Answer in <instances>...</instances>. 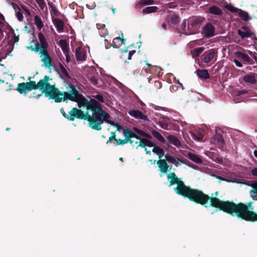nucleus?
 <instances>
[{
	"mask_svg": "<svg viewBox=\"0 0 257 257\" xmlns=\"http://www.w3.org/2000/svg\"><path fill=\"white\" fill-rule=\"evenodd\" d=\"M167 179L170 180L169 186L174 184H177V187L174 188L175 192L180 195L187 197L190 200L194 201L197 203L202 205H205L208 200L210 201V206L219 208L224 212L231 214L230 213L224 210V205L220 203H216L215 200H218L220 202L225 203L229 202L234 203L230 201H223L216 198L218 196V192L217 191L214 195L212 194L211 197L204 194L202 191L190 188L186 186L183 181L178 178L174 173H170L167 174Z\"/></svg>",
	"mask_w": 257,
	"mask_h": 257,
	"instance_id": "3",
	"label": "nucleus"
},
{
	"mask_svg": "<svg viewBox=\"0 0 257 257\" xmlns=\"http://www.w3.org/2000/svg\"><path fill=\"white\" fill-rule=\"evenodd\" d=\"M162 27L163 28H164L165 30L167 29V25L165 23H163L162 25Z\"/></svg>",
	"mask_w": 257,
	"mask_h": 257,
	"instance_id": "54",
	"label": "nucleus"
},
{
	"mask_svg": "<svg viewBox=\"0 0 257 257\" xmlns=\"http://www.w3.org/2000/svg\"><path fill=\"white\" fill-rule=\"evenodd\" d=\"M122 44H124V40L118 37L113 40L111 45L114 48H118Z\"/></svg>",
	"mask_w": 257,
	"mask_h": 257,
	"instance_id": "25",
	"label": "nucleus"
},
{
	"mask_svg": "<svg viewBox=\"0 0 257 257\" xmlns=\"http://www.w3.org/2000/svg\"><path fill=\"white\" fill-rule=\"evenodd\" d=\"M245 93V90H238L236 92V95L237 96H239L241 94Z\"/></svg>",
	"mask_w": 257,
	"mask_h": 257,
	"instance_id": "47",
	"label": "nucleus"
},
{
	"mask_svg": "<svg viewBox=\"0 0 257 257\" xmlns=\"http://www.w3.org/2000/svg\"><path fill=\"white\" fill-rule=\"evenodd\" d=\"M135 53V51H134V50H133L129 52L128 55V59L129 60H131L132 59V57Z\"/></svg>",
	"mask_w": 257,
	"mask_h": 257,
	"instance_id": "48",
	"label": "nucleus"
},
{
	"mask_svg": "<svg viewBox=\"0 0 257 257\" xmlns=\"http://www.w3.org/2000/svg\"><path fill=\"white\" fill-rule=\"evenodd\" d=\"M185 124H186V122H183V121H182V122H181V124L182 126H183Z\"/></svg>",
	"mask_w": 257,
	"mask_h": 257,
	"instance_id": "63",
	"label": "nucleus"
},
{
	"mask_svg": "<svg viewBox=\"0 0 257 257\" xmlns=\"http://www.w3.org/2000/svg\"><path fill=\"white\" fill-rule=\"evenodd\" d=\"M171 20L173 23L177 24L179 22L178 17L176 15H173L171 17Z\"/></svg>",
	"mask_w": 257,
	"mask_h": 257,
	"instance_id": "36",
	"label": "nucleus"
},
{
	"mask_svg": "<svg viewBox=\"0 0 257 257\" xmlns=\"http://www.w3.org/2000/svg\"><path fill=\"white\" fill-rule=\"evenodd\" d=\"M3 30L0 28V35H3Z\"/></svg>",
	"mask_w": 257,
	"mask_h": 257,
	"instance_id": "61",
	"label": "nucleus"
},
{
	"mask_svg": "<svg viewBox=\"0 0 257 257\" xmlns=\"http://www.w3.org/2000/svg\"><path fill=\"white\" fill-rule=\"evenodd\" d=\"M203 18L199 17H193L190 18L188 21V29L190 30V26L192 27H197L203 22Z\"/></svg>",
	"mask_w": 257,
	"mask_h": 257,
	"instance_id": "13",
	"label": "nucleus"
},
{
	"mask_svg": "<svg viewBox=\"0 0 257 257\" xmlns=\"http://www.w3.org/2000/svg\"><path fill=\"white\" fill-rule=\"evenodd\" d=\"M0 18L3 20H5V17L4 16H3V15H2V14L0 13Z\"/></svg>",
	"mask_w": 257,
	"mask_h": 257,
	"instance_id": "57",
	"label": "nucleus"
},
{
	"mask_svg": "<svg viewBox=\"0 0 257 257\" xmlns=\"http://www.w3.org/2000/svg\"><path fill=\"white\" fill-rule=\"evenodd\" d=\"M152 135L156 138L158 140L160 141L161 143H165L166 140L165 138L160 134L158 132L156 131H153L152 132Z\"/></svg>",
	"mask_w": 257,
	"mask_h": 257,
	"instance_id": "30",
	"label": "nucleus"
},
{
	"mask_svg": "<svg viewBox=\"0 0 257 257\" xmlns=\"http://www.w3.org/2000/svg\"><path fill=\"white\" fill-rule=\"evenodd\" d=\"M34 23L39 30H41L43 27V23L41 18L38 16H35L34 17Z\"/></svg>",
	"mask_w": 257,
	"mask_h": 257,
	"instance_id": "28",
	"label": "nucleus"
},
{
	"mask_svg": "<svg viewBox=\"0 0 257 257\" xmlns=\"http://www.w3.org/2000/svg\"><path fill=\"white\" fill-rule=\"evenodd\" d=\"M39 43H37L34 48L35 52H38L40 51L47 50L48 44L46 41V38L42 32H39L38 35Z\"/></svg>",
	"mask_w": 257,
	"mask_h": 257,
	"instance_id": "6",
	"label": "nucleus"
},
{
	"mask_svg": "<svg viewBox=\"0 0 257 257\" xmlns=\"http://www.w3.org/2000/svg\"><path fill=\"white\" fill-rule=\"evenodd\" d=\"M135 131L136 132H137L138 134L140 135H143L144 134V132L141 130H139L137 128H135Z\"/></svg>",
	"mask_w": 257,
	"mask_h": 257,
	"instance_id": "52",
	"label": "nucleus"
},
{
	"mask_svg": "<svg viewBox=\"0 0 257 257\" xmlns=\"http://www.w3.org/2000/svg\"><path fill=\"white\" fill-rule=\"evenodd\" d=\"M142 3L144 5H151L153 3V1L148 0V1H146L145 2H142Z\"/></svg>",
	"mask_w": 257,
	"mask_h": 257,
	"instance_id": "49",
	"label": "nucleus"
},
{
	"mask_svg": "<svg viewBox=\"0 0 257 257\" xmlns=\"http://www.w3.org/2000/svg\"><path fill=\"white\" fill-rule=\"evenodd\" d=\"M66 57V61L67 63H69L71 61V57L69 55V52H67V53H64Z\"/></svg>",
	"mask_w": 257,
	"mask_h": 257,
	"instance_id": "41",
	"label": "nucleus"
},
{
	"mask_svg": "<svg viewBox=\"0 0 257 257\" xmlns=\"http://www.w3.org/2000/svg\"><path fill=\"white\" fill-rule=\"evenodd\" d=\"M207 13L214 15H221L222 11L221 9L216 6H211L207 8L206 11Z\"/></svg>",
	"mask_w": 257,
	"mask_h": 257,
	"instance_id": "16",
	"label": "nucleus"
},
{
	"mask_svg": "<svg viewBox=\"0 0 257 257\" xmlns=\"http://www.w3.org/2000/svg\"><path fill=\"white\" fill-rule=\"evenodd\" d=\"M94 98H95L98 101L101 102H104V99L103 96L100 94H97L95 96H93Z\"/></svg>",
	"mask_w": 257,
	"mask_h": 257,
	"instance_id": "38",
	"label": "nucleus"
},
{
	"mask_svg": "<svg viewBox=\"0 0 257 257\" xmlns=\"http://www.w3.org/2000/svg\"><path fill=\"white\" fill-rule=\"evenodd\" d=\"M75 90L81 96L79 100L72 101L76 102L79 108L86 107L87 110L85 113L76 108H73L68 111L67 118L69 120H74L75 117L79 119H87L89 121V126L93 129L99 131L101 129V124L103 122L109 123L119 131L122 126L117 123L111 121L109 119L110 115L101 109V105L94 99L88 101L82 94H80L75 87L71 85L69 90Z\"/></svg>",
	"mask_w": 257,
	"mask_h": 257,
	"instance_id": "1",
	"label": "nucleus"
},
{
	"mask_svg": "<svg viewBox=\"0 0 257 257\" xmlns=\"http://www.w3.org/2000/svg\"><path fill=\"white\" fill-rule=\"evenodd\" d=\"M18 40H19L18 38L16 37L15 42H16L18 41Z\"/></svg>",
	"mask_w": 257,
	"mask_h": 257,
	"instance_id": "62",
	"label": "nucleus"
},
{
	"mask_svg": "<svg viewBox=\"0 0 257 257\" xmlns=\"http://www.w3.org/2000/svg\"><path fill=\"white\" fill-rule=\"evenodd\" d=\"M243 80L245 82L250 84H255L256 83L255 75L253 74L245 75L243 78Z\"/></svg>",
	"mask_w": 257,
	"mask_h": 257,
	"instance_id": "21",
	"label": "nucleus"
},
{
	"mask_svg": "<svg viewBox=\"0 0 257 257\" xmlns=\"http://www.w3.org/2000/svg\"><path fill=\"white\" fill-rule=\"evenodd\" d=\"M159 123L160 126L163 129L168 130L169 125L167 122L162 120V121H160L159 122Z\"/></svg>",
	"mask_w": 257,
	"mask_h": 257,
	"instance_id": "35",
	"label": "nucleus"
},
{
	"mask_svg": "<svg viewBox=\"0 0 257 257\" xmlns=\"http://www.w3.org/2000/svg\"><path fill=\"white\" fill-rule=\"evenodd\" d=\"M157 164L159 168V170L161 172L166 173L168 172L169 166L166 162V160H160L158 161Z\"/></svg>",
	"mask_w": 257,
	"mask_h": 257,
	"instance_id": "17",
	"label": "nucleus"
},
{
	"mask_svg": "<svg viewBox=\"0 0 257 257\" xmlns=\"http://www.w3.org/2000/svg\"><path fill=\"white\" fill-rule=\"evenodd\" d=\"M216 137L217 138V139L219 142H222V138L221 136L217 135Z\"/></svg>",
	"mask_w": 257,
	"mask_h": 257,
	"instance_id": "53",
	"label": "nucleus"
},
{
	"mask_svg": "<svg viewBox=\"0 0 257 257\" xmlns=\"http://www.w3.org/2000/svg\"><path fill=\"white\" fill-rule=\"evenodd\" d=\"M251 173L252 176L257 177V167L251 170Z\"/></svg>",
	"mask_w": 257,
	"mask_h": 257,
	"instance_id": "42",
	"label": "nucleus"
},
{
	"mask_svg": "<svg viewBox=\"0 0 257 257\" xmlns=\"http://www.w3.org/2000/svg\"><path fill=\"white\" fill-rule=\"evenodd\" d=\"M216 203L220 202L218 200H215ZM224 205V210L230 213L232 216H236L247 221H257V214L252 211L253 207L251 203L245 205L242 203L236 204L229 202L221 203Z\"/></svg>",
	"mask_w": 257,
	"mask_h": 257,
	"instance_id": "4",
	"label": "nucleus"
},
{
	"mask_svg": "<svg viewBox=\"0 0 257 257\" xmlns=\"http://www.w3.org/2000/svg\"><path fill=\"white\" fill-rule=\"evenodd\" d=\"M217 178H218V179H220L222 180H224V181H227V182H237V183H239V182L238 181H234V180H227L226 179H224V178H222L220 177H219V176H217L216 177Z\"/></svg>",
	"mask_w": 257,
	"mask_h": 257,
	"instance_id": "46",
	"label": "nucleus"
},
{
	"mask_svg": "<svg viewBox=\"0 0 257 257\" xmlns=\"http://www.w3.org/2000/svg\"><path fill=\"white\" fill-rule=\"evenodd\" d=\"M254 59L256 61H257V58L255 56H254Z\"/></svg>",
	"mask_w": 257,
	"mask_h": 257,
	"instance_id": "64",
	"label": "nucleus"
},
{
	"mask_svg": "<svg viewBox=\"0 0 257 257\" xmlns=\"http://www.w3.org/2000/svg\"><path fill=\"white\" fill-rule=\"evenodd\" d=\"M40 55L41 61L43 63V65L48 68H50L53 66V62L51 57L48 54L47 50L39 51Z\"/></svg>",
	"mask_w": 257,
	"mask_h": 257,
	"instance_id": "7",
	"label": "nucleus"
},
{
	"mask_svg": "<svg viewBox=\"0 0 257 257\" xmlns=\"http://www.w3.org/2000/svg\"><path fill=\"white\" fill-rule=\"evenodd\" d=\"M166 160L169 163L174 164L176 167L181 165L184 162L177 157L169 155L165 156Z\"/></svg>",
	"mask_w": 257,
	"mask_h": 257,
	"instance_id": "15",
	"label": "nucleus"
},
{
	"mask_svg": "<svg viewBox=\"0 0 257 257\" xmlns=\"http://www.w3.org/2000/svg\"><path fill=\"white\" fill-rule=\"evenodd\" d=\"M145 151L147 154L150 155L151 154V151L147 150L146 147H145Z\"/></svg>",
	"mask_w": 257,
	"mask_h": 257,
	"instance_id": "55",
	"label": "nucleus"
},
{
	"mask_svg": "<svg viewBox=\"0 0 257 257\" xmlns=\"http://www.w3.org/2000/svg\"><path fill=\"white\" fill-rule=\"evenodd\" d=\"M189 134L190 137L194 140L197 141H201L203 140V135L201 134H198V135H196L192 132H190Z\"/></svg>",
	"mask_w": 257,
	"mask_h": 257,
	"instance_id": "31",
	"label": "nucleus"
},
{
	"mask_svg": "<svg viewBox=\"0 0 257 257\" xmlns=\"http://www.w3.org/2000/svg\"><path fill=\"white\" fill-rule=\"evenodd\" d=\"M53 22L58 31H61L63 30L64 23L62 20L59 19H55L53 20Z\"/></svg>",
	"mask_w": 257,
	"mask_h": 257,
	"instance_id": "26",
	"label": "nucleus"
},
{
	"mask_svg": "<svg viewBox=\"0 0 257 257\" xmlns=\"http://www.w3.org/2000/svg\"><path fill=\"white\" fill-rule=\"evenodd\" d=\"M236 57L243 61L246 62L249 64L253 63V60L249 57V56L242 52L237 51L235 53Z\"/></svg>",
	"mask_w": 257,
	"mask_h": 257,
	"instance_id": "14",
	"label": "nucleus"
},
{
	"mask_svg": "<svg viewBox=\"0 0 257 257\" xmlns=\"http://www.w3.org/2000/svg\"><path fill=\"white\" fill-rule=\"evenodd\" d=\"M128 113L131 116L134 117L136 119L148 120L147 116L139 110L131 109L128 111Z\"/></svg>",
	"mask_w": 257,
	"mask_h": 257,
	"instance_id": "11",
	"label": "nucleus"
},
{
	"mask_svg": "<svg viewBox=\"0 0 257 257\" xmlns=\"http://www.w3.org/2000/svg\"><path fill=\"white\" fill-rule=\"evenodd\" d=\"M28 48L29 49H31L32 51H34V52H35V50H34V48H35V46L34 47H32V46L29 47H28Z\"/></svg>",
	"mask_w": 257,
	"mask_h": 257,
	"instance_id": "56",
	"label": "nucleus"
},
{
	"mask_svg": "<svg viewBox=\"0 0 257 257\" xmlns=\"http://www.w3.org/2000/svg\"><path fill=\"white\" fill-rule=\"evenodd\" d=\"M197 75L201 79H206L209 77L208 70L206 69H198L196 71Z\"/></svg>",
	"mask_w": 257,
	"mask_h": 257,
	"instance_id": "20",
	"label": "nucleus"
},
{
	"mask_svg": "<svg viewBox=\"0 0 257 257\" xmlns=\"http://www.w3.org/2000/svg\"><path fill=\"white\" fill-rule=\"evenodd\" d=\"M252 189L250 191V196L254 200H257V183H252Z\"/></svg>",
	"mask_w": 257,
	"mask_h": 257,
	"instance_id": "27",
	"label": "nucleus"
},
{
	"mask_svg": "<svg viewBox=\"0 0 257 257\" xmlns=\"http://www.w3.org/2000/svg\"><path fill=\"white\" fill-rule=\"evenodd\" d=\"M237 34L241 39H244L245 38L250 37L252 35L253 33L247 27L243 26L241 29L237 30Z\"/></svg>",
	"mask_w": 257,
	"mask_h": 257,
	"instance_id": "12",
	"label": "nucleus"
},
{
	"mask_svg": "<svg viewBox=\"0 0 257 257\" xmlns=\"http://www.w3.org/2000/svg\"><path fill=\"white\" fill-rule=\"evenodd\" d=\"M114 139L115 141L116 142H117V144L119 145H123V144L127 143V139L126 138L124 140H120V139L117 140V139H115V138Z\"/></svg>",
	"mask_w": 257,
	"mask_h": 257,
	"instance_id": "37",
	"label": "nucleus"
},
{
	"mask_svg": "<svg viewBox=\"0 0 257 257\" xmlns=\"http://www.w3.org/2000/svg\"><path fill=\"white\" fill-rule=\"evenodd\" d=\"M178 83H179V84L180 85L181 88H182V89L183 90L184 88H183L182 83H180V82H179Z\"/></svg>",
	"mask_w": 257,
	"mask_h": 257,
	"instance_id": "59",
	"label": "nucleus"
},
{
	"mask_svg": "<svg viewBox=\"0 0 257 257\" xmlns=\"http://www.w3.org/2000/svg\"><path fill=\"white\" fill-rule=\"evenodd\" d=\"M158 8L155 6L148 7L143 9L142 13L143 14H150L151 13H154L157 11Z\"/></svg>",
	"mask_w": 257,
	"mask_h": 257,
	"instance_id": "32",
	"label": "nucleus"
},
{
	"mask_svg": "<svg viewBox=\"0 0 257 257\" xmlns=\"http://www.w3.org/2000/svg\"><path fill=\"white\" fill-rule=\"evenodd\" d=\"M123 134L127 143H130L134 147L136 146L137 148L138 147L145 148L152 147L154 146V143L146 139H140L133 132L128 129L123 130Z\"/></svg>",
	"mask_w": 257,
	"mask_h": 257,
	"instance_id": "5",
	"label": "nucleus"
},
{
	"mask_svg": "<svg viewBox=\"0 0 257 257\" xmlns=\"http://www.w3.org/2000/svg\"><path fill=\"white\" fill-rule=\"evenodd\" d=\"M253 154H254V156L257 158V151L256 150H255L253 152Z\"/></svg>",
	"mask_w": 257,
	"mask_h": 257,
	"instance_id": "60",
	"label": "nucleus"
},
{
	"mask_svg": "<svg viewBox=\"0 0 257 257\" xmlns=\"http://www.w3.org/2000/svg\"><path fill=\"white\" fill-rule=\"evenodd\" d=\"M198 42V40H195V41H191L189 43V46L190 47H193V46H194L195 45H196L197 44Z\"/></svg>",
	"mask_w": 257,
	"mask_h": 257,
	"instance_id": "44",
	"label": "nucleus"
},
{
	"mask_svg": "<svg viewBox=\"0 0 257 257\" xmlns=\"http://www.w3.org/2000/svg\"><path fill=\"white\" fill-rule=\"evenodd\" d=\"M202 34L206 38H209L215 35V28L210 23H207L203 28Z\"/></svg>",
	"mask_w": 257,
	"mask_h": 257,
	"instance_id": "9",
	"label": "nucleus"
},
{
	"mask_svg": "<svg viewBox=\"0 0 257 257\" xmlns=\"http://www.w3.org/2000/svg\"><path fill=\"white\" fill-rule=\"evenodd\" d=\"M75 56L77 61H84L86 60V50L81 47H77L75 50Z\"/></svg>",
	"mask_w": 257,
	"mask_h": 257,
	"instance_id": "10",
	"label": "nucleus"
},
{
	"mask_svg": "<svg viewBox=\"0 0 257 257\" xmlns=\"http://www.w3.org/2000/svg\"><path fill=\"white\" fill-rule=\"evenodd\" d=\"M187 157L189 159L196 163L201 164L202 162L201 158L194 154L189 153Z\"/></svg>",
	"mask_w": 257,
	"mask_h": 257,
	"instance_id": "23",
	"label": "nucleus"
},
{
	"mask_svg": "<svg viewBox=\"0 0 257 257\" xmlns=\"http://www.w3.org/2000/svg\"><path fill=\"white\" fill-rule=\"evenodd\" d=\"M168 143L172 144L177 148L181 147V143L178 138L174 136L169 135L167 138Z\"/></svg>",
	"mask_w": 257,
	"mask_h": 257,
	"instance_id": "18",
	"label": "nucleus"
},
{
	"mask_svg": "<svg viewBox=\"0 0 257 257\" xmlns=\"http://www.w3.org/2000/svg\"><path fill=\"white\" fill-rule=\"evenodd\" d=\"M42 95H43L42 94H38V95H36V96H35L34 97L37 98H39Z\"/></svg>",
	"mask_w": 257,
	"mask_h": 257,
	"instance_id": "58",
	"label": "nucleus"
},
{
	"mask_svg": "<svg viewBox=\"0 0 257 257\" xmlns=\"http://www.w3.org/2000/svg\"><path fill=\"white\" fill-rule=\"evenodd\" d=\"M22 8L23 9V11H25L29 16L31 15L30 11L26 7L22 6Z\"/></svg>",
	"mask_w": 257,
	"mask_h": 257,
	"instance_id": "45",
	"label": "nucleus"
},
{
	"mask_svg": "<svg viewBox=\"0 0 257 257\" xmlns=\"http://www.w3.org/2000/svg\"><path fill=\"white\" fill-rule=\"evenodd\" d=\"M37 3L38 4V5L40 6V7H43L44 5H45V3H44V0H36Z\"/></svg>",
	"mask_w": 257,
	"mask_h": 257,
	"instance_id": "43",
	"label": "nucleus"
},
{
	"mask_svg": "<svg viewBox=\"0 0 257 257\" xmlns=\"http://www.w3.org/2000/svg\"><path fill=\"white\" fill-rule=\"evenodd\" d=\"M61 70H62V71L64 75H65V76H67L68 75V73L67 72V71H66V70L63 67H62L61 68Z\"/></svg>",
	"mask_w": 257,
	"mask_h": 257,
	"instance_id": "50",
	"label": "nucleus"
},
{
	"mask_svg": "<svg viewBox=\"0 0 257 257\" xmlns=\"http://www.w3.org/2000/svg\"><path fill=\"white\" fill-rule=\"evenodd\" d=\"M204 47H199L191 51V54L193 58L199 56V55L204 51Z\"/></svg>",
	"mask_w": 257,
	"mask_h": 257,
	"instance_id": "29",
	"label": "nucleus"
},
{
	"mask_svg": "<svg viewBox=\"0 0 257 257\" xmlns=\"http://www.w3.org/2000/svg\"><path fill=\"white\" fill-rule=\"evenodd\" d=\"M59 45L60 46L63 53H67L69 51V46L65 40H60L59 41Z\"/></svg>",
	"mask_w": 257,
	"mask_h": 257,
	"instance_id": "22",
	"label": "nucleus"
},
{
	"mask_svg": "<svg viewBox=\"0 0 257 257\" xmlns=\"http://www.w3.org/2000/svg\"><path fill=\"white\" fill-rule=\"evenodd\" d=\"M88 79L90 80L91 84L96 86H98V80L95 76L88 77Z\"/></svg>",
	"mask_w": 257,
	"mask_h": 257,
	"instance_id": "34",
	"label": "nucleus"
},
{
	"mask_svg": "<svg viewBox=\"0 0 257 257\" xmlns=\"http://www.w3.org/2000/svg\"><path fill=\"white\" fill-rule=\"evenodd\" d=\"M14 8L17 11V10H18V11H17L16 12V17L17 19L20 21H23V16L22 14L21 10L20 8L18 6L16 5H14Z\"/></svg>",
	"mask_w": 257,
	"mask_h": 257,
	"instance_id": "33",
	"label": "nucleus"
},
{
	"mask_svg": "<svg viewBox=\"0 0 257 257\" xmlns=\"http://www.w3.org/2000/svg\"><path fill=\"white\" fill-rule=\"evenodd\" d=\"M226 8L228 10L231 12L238 13V16L243 21H248L250 19V18L249 17L248 14L245 11L239 9L237 8L234 7L231 5H227Z\"/></svg>",
	"mask_w": 257,
	"mask_h": 257,
	"instance_id": "8",
	"label": "nucleus"
},
{
	"mask_svg": "<svg viewBox=\"0 0 257 257\" xmlns=\"http://www.w3.org/2000/svg\"><path fill=\"white\" fill-rule=\"evenodd\" d=\"M186 19L183 20L181 26V29L182 30H185L186 28Z\"/></svg>",
	"mask_w": 257,
	"mask_h": 257,
	"instance_id": "40",
	"label": "nucleus"
},
{
	"mask_svg": "<svg viewBox=\"0 0 257 257\" xmlns=\"http://www.w3.org/2000/svg\"><path fill=\"white\" fill-rule=\"evenodd\" d=\"M215 52L214 51L211 50L209 52H206L203 55V62L205 63L210 62L214 58Z\"/></svg>",
	"mask_w": 257,
	"mask_h": 257,
	"instance_id": "19",
	"label": "nucleus"
},
{
	"mask_svg": "<svg viewBox=\"0 0 257 257\" xmlns=\"http://www.w3.org/2000/svg\"><path fill=\"white\" fill-rule=\"evenodd\" d=\"M60 111H61V113L63 114V115L65 118H66V116H67L68 113H65V112L64 111V109L63 108L60 109Z\"/></svg>",
	"mask_w": 257,
	"mask_h": 257,
	"instance_id": "51",
	"label": "nucleus"
},
{
	"mask_svg": "<svg viewBox=\"0 0 257 257\" xmlns=\"http://www.w3.org/2000/svg\"><path fill=\"white\" fill-rule=\"evenodd\" d=\"M153 147H154V148L152 150V152L157 154L159 156V158L165 156V152L163 149L158 146H154V145Z\"/></svg>",
	"mask_w": 257,
	"mask_h": 257,
	"instance_id": "24",
	"label": "nucleus"
},
{
	"mask_svg": "<svg viewBox=\"0 0 257 257\" xmlns=\"http://www.w3.org/2000/svg\"><path fill=\"white\" fill-rule=\"evenodd\" d=\"M233 62L235 63V65L239 68H241L242 67V63L238 60V59H234L233 60Z\"/></svg>",
	"mask_w": 257,
	"mask_h": 257,
	"instance_id": "39",
	"label": "nucleus"
},
{
	"mask_svg": "<svg viewBox=\"0 0 257 257\" xmlns=\"http://www.w3.org/2000/svg\"><path fill=\"white\" fill-rule=\"evenodd\" d=\"M55 82L52 78L45 76L37 84L34 81L29 82L19 83L17 90L21 94H26L33 89H39L44 93L46 97L54 99L56 102L68 100L77 101L81 96L75 90H69L68 92H61L55 87Z\"/></svg>",
	"mask_w": 257,
	"mask_h": 257,
	"instance_id": "2",
	"label": "nucleus"
}]
</instances>
